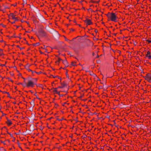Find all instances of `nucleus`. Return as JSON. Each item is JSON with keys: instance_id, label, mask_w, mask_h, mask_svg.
Returning a JSON list of instances; mask_svg holds the SVG:
<instances>
[{"instance_id": "obj_1", "label": "nucleus", "mask_w": 151, "mask_h": 151, "mask_svg": "<svg viewBox=\"0 0 151 151\" xmlns=\"http://www.w3.org/2000/svg\"><path fill=\"white\" fill-rule=\"evenodd\" d=\"M38 32L40 34V36L46 37L47 36V33L42 28H40L39 29Z\"/></svg>"}, {"instance_id": "obj_2", "label": "nucleus", "mask_w": 151, "mask_h": 151, "mask_svg": "<svg viewBox=\"0 0 151 151\" xmlns=\"http://www.w3.org/2000/svg\"><path fill=\"white\" fill-rule=\"evenodd\" d=\"M110 19L113 21L116 22V19L117 18V17L116 16L115 13L111 12L110 14Z\"/></svg>"}, {"instance_id": "obj_3", "label": "nucleus", "mask_w": 151, "mask_h": 151, "mask_svg": "<svg viewBox=\"0 0 151 151\" xmlns=\"http://www.w3.org/2000/svg\"><path fill=\"white\" fill-rule=\"evenodd\" d=\"M34 84V83L33 81L29 79L28 80V83L27 84L26 83V86L27 87H33Z\"/></svg>"}, {"instance_id": "obj_4", "label": "nucleus", "mask_w": 151, "mask_h": 151, "mask_svg": "<svg viewBox=\"0 0 151 151\" xmlns=\"http://www.w3.org/2000/svg\"><path fill=\"white\" fill-rule=\"evenodd\" d=\"M63 63L64 64L65 66H68V63L66 60H62Z\"/></svg>"}, {"instance_id": "obj_5", "label": "nucleus", "mask_w": 151, "mask_h": 151, "mask_svg": "<svg viewBox=\"0 0 151 151\" xmlns=\"http://www.w3.org/2000/svg\"><path fill=\"white\" fill-rule=\"evenodd\" d=\"M87 22L86 23V25H89L92 24V22L91 21V19H88L87 18Z\"/></svg>"}, {"instance_id": "obj_6", "label": "nucleus", "mask_w": 151, "mask_h": 151, "mask_svg": "<svg viewBox=\"0 0 151 151\" xmlns=\"http://www.w3.org/2000/svg\"><path fill=\"white\" fill-rule=\"evenodd\" d=\"M30 103L31 104L32 106V107H29V108H31L32 110H33V107H34V106H35L34 100H32V101L31 102H30Z\"/></svg>"}, {"instance_id": "obj_7", "label": "nucleus", "mask_w": 151, "mask_h": 151, "mask_svg": "<svg viewBox=\"0 0 151 151\" xmlns=\"http://www.w3.org/2000/svg\"><path fill=\"white\" fill-rule=\"evenodd\" d=\"M6 123H7L9 125V126L11 125L12 124V122L9 119H8V121L6 122Z\"/></svg>"}, {"instance_id": "obj_8", "label": "nucleus", "mask_w": 151, "mask_h": 151, "mask_svg": "<svg viewBox=\"0 0 151 151\" xmlns=\"http://www.w3.org/2000/svg\"><path fill=\"white\" fill-rule=\"evenodd\" d=\"M148 79H151V73H148L146 75Z\"/></svg>"}, {"instance_id": "obj_9", "label": "nucleus", "mask_w": 151, "mask_h": 151, "mask_svg": "<svg viewBox=\"0 0 151 151\" xmlns=\"http://www.w3.org/2000/svg\"><path fill=\"white\" fill-rule=\"evenodd\" d=\"M61 84L62 85V86H59L58 88H63L67 86V84L66 83H61Z\"/></svg>"}, {"instance_id": "obj_10", "label": "nucleus", "mask_w": 151, "mask_h": 151, "mask_svg": "<svg viewBox=\"0 0 151 151\" xmlns=\"http://www.w3.org/2000/svg\"><path fill=\"white\" fill-rule=\"evenodd\" d=\"M10 15L12 17V19H14V18H15V15L13 13H10Z\"/></svg>"}, {"instance_id": "obj_11", "label": "nucleus", "mask_w": 151, "mask_h": 151, "mask_svg": "<svg viewBox=\"0 0 151 151\" xmlns=\"http://www.w3.org/2000/svg\"><path fill=\"white\" fill-rule=\"evenodd\" d=\"M37 17L40 18H44L40 14L38 13L37 14Z\"/></svg>"}, {"instance_id": "obj_12", "label": "nucleus", "mask_w": 151, "mask_h": 151, "mask_svg": "<svg viewBox=\"0 0 151 151\" xmlns=\"http://www.w3.org/2000/svg\"><path fill=\"white\" fill-rule=\"evenodd\" d=\"M30 66V65H29L28 67H25L26 68L28 71L29 72L32 71V70L29 68V67Z\"/></svg>"}, {"instance_id": "obj_13", "label": "nucleus", "mask_w": 151, "mask_h": 151, "mask_svg": "<svg viewBox=\"0 0 151 151\" xmlns=\"http://www.w3.org/2000/svg\"><path fill=\"white\" fill-rule=\"evenodd\" d=\"M51 76H52L54 78H55V77H56V78H57L58 77V78L59 79H60L61 80V78L60 77H59V76H53L52 75H51Z\"/></svg>"}, {"instance_id": "obj_14", "label": "nucleus", "mask_w": 151, "mask_h": 151, "mask_svg": "<svg viewBox=\"0 0 151 151\" xmlns=\"http://www.w3.org/2000/svg\"><path fill=\"white\" fill-rule=\"evenodd\" d=\"M90 75H92L94 77H97V76L96 75V74L93 73H90Z\"/></svg>"}, {"instance_id": "obj_15", "label": "nucleus", "mask_w": 151, "mask_h": 151, "mask_svg": "<svg viewBox=\"0 0 151 151\" xmlns=\"http://www.w3.org/2000/svg\"><path fill=\"white\" fill-rule=\"evenodd\" d=\"M58 88H53L52 89H55V90H53V92H55L56 93V92H57V90L58 89Z\"/></svg>"}, {"instance_id": "obj_16", "label": "nucleus", "mask_w": 151, "mask_h": 151, "mask_svg": "<svg viewBox=\"0 0 151 151\" xmlns=\"http://www.w3.org/2000/svg\"><path fill=\"white\" fill-rule=\"evenodd\" d=\"M110 14L111 13L110 12H109L108 14L106 15L108 18H109L110 16Z\"/></svg>"}, {"instance_id": "obj_17", "label": "nucleus", "mask_w": 151, "mask_h": 151, "mask_svg": "<svg viewBox=\"0 0 151 151\" xmlns=\"http://www.w3.org/2000/svg\"><path fill=\"white\" fill-rule=\"evenodd\" d=\"M17 84L18 85H19V84H21L24 87L26 86V85H24V84H23L22 83H17Z\"/></svg>"}, {"instance_id": "obj_18", "label": "nucleus", "mask_w": 151, "mask_h": 151, "mask_svg": "<svg viewBox=\"0 0 151 151\" xmlns=\"http://www.w3.org/2000/svg\"><path fill=\"white\" fill-rule=\"evenodd\" d=\"M22 78L24 79L23 80H24V82L25 83V84L24 85H26V82L25 81L26 78H24L23 77H22Z\"/></svg>"}, {"instance_id": "obj_19", "label": "nucleus", "mask_w": 151, "mask_h": 151, "mask_svg": "<svg viewBox=\"0 0 151 151\" xmlns=\"http://www.w3.org/2000/svg\"><path fill=\"white\" fill-rule=\"evenodd\" d=\"M40 44V43L39 42H37V43H35V44H33V45L34 46H35L36 45H39Z\"/></svg>"}, {"instance_id": "obj_20", "label": "nucleus", "mask_w": 151, "mask_h": 151, "mask_svg": "<svg viewBox=\"0 0 151 151\" xmlns=\"http://www.w3.org/2000/svg\"><path fill=\"white\" fill-rule=\"evenodd\" d=\"M34 125L33 124H32L31 125V127H32V130H33L34 129Z\"/></svg>"}, {"instance_id": "obj_21", "label": "nucleus", "mask_w": 151, "mask_h": 151, "mask_svg": "<svg viewBox=\"0 0 151 151\" xmlns=\"http://www.w3.org/2000/svg\"><path fill=\"white\" fill-rule=\"evenodd\" d=\"M7 94L8 95V97H9L10 98H12V97L10 96L9 92H8V93H7Z\"/></svg>"}, {"instance_id": "obj_22", "label": "nucleus", "mask_w": 151, "mask_h": 151, "mask_svg": "<svg viewBox=\"0 0 151 151\" xmlns=\"http://www.w3.org/2000/svg\"><path fill=\"white\" fill-rule=\"evenodd\" d=\"M30 131L29 130H27L26 132H26L27 133L29 134L30 133L29 132H30Z\"/></svg>"}, {"instance_id": "obj_23", "label": "nucleus", "mask_w": 151, "mask_h": 151, "mask_svg": "<svg viewBox=\"0 0 151 151\" xmlns=\"http://www.w3.org/2000/svg\"><path fill=\"white\" fill-rule=\"evenodd\" d=\"M143 77L145 78V79L146 80H148V79L147 77L146 76H143Z\"/></svg>"}, {"instance_id": "obj_24", "label": "nucleus", "mask_w": 151, "mask_h": 151, "mask_svg": "<svg viewBox=\"0 0 151 151\" xmlns=\"http://www.w3.org/2000/svg\"><path fill=\"white\" fill-rule=\"evenodd\" d=\"M7 78L9 79L11 82H13V81L10 78L8 77Z\"/></svg>"}, {"instance_id": "obj_25", "label": "nucleus", "mask_w": 151, "mask_h": 151, "mask_svg": "<svg viewBox=\"0 0 151 151\" xmlns=\"http://www.w3.org/2000/svg\"><path fill=\"white\" fill-rule=\"evenodd\" d=\"M61 60H63L60 58H58V61H59V62Z\"/></svg>"}, {"instance_id": "obj_26", "label": "nucleus", "mask_w": 151, "mask_h": 151, "mask_svg": "<svg viewBox=\"0 0 151 151\" xmlns=\"http://www.w3.org/2000/svg\"><path fill=\"white\" fill-rule=\"evenodd\" d=\"M0 25H2V26L3 27H6V25H4L3 24H0Z\"/></svg>"}, {"instance_id": "obj_27", "label": "nucleus", "mask_w": 151, "mask_h": 151, "mask_svg": "<svg viewBox=\"0 0 151 151\" xmlns=\"http://www.w3.org/2000/svg\"><path fill=\"white\" fill-rule=\"evenodd\" d=\"M150 54H151V52H150V51H147V55H150Z\"/></svg>"}, {"instance_id": "obj_28", "label": "nucleus", "mask_w": 151, "mask_h": 151, "mask_svg": "<svg viewBox=\"0 0 151 151\" xmlns=\"http://www.w3.org/2000/svg\"><path fill=\"white\" fill-rule=\"evenodd\" d=\"M14 19H15V21H18L19 20V19H18V17H15V18H14Z\"/></svg>"}, {"instance_id": "obj_29", "label": "nucleus", "mask_w": 151, "mask_h": 151, "mask_svg": "<svg viewBox=\"0 0 151 151\" xmlns=\"http://www.w3.org/2000/svg\"><path fill=\"white\" fill-rule=\"evenodd\" d=\"M65 37V40L66 41H69V40L67 39L65 36H64Z\"/></svg>"}, {"instance_id": "obj_30", "label": "nucleus", "mask_w": 151, "mask_h": 151, "mask_svg": "<svg viewBox=\"0 0 151 151\" xmlns=\"http://www.w3.org/2000/svg\"><path fill=\"white\" fill-rule=\"evenodd\" d=\"M10 75L12 76H13L14 75V74L12 72H10Z\"/></svg>"}, {"instance_id": "obj_31", "label": "nucleus", "mask_w": 151, "mask_h": 151, "mask_svg": "<svg viewBox=\"0 0 151 151\" xmlns=\"http://www.w3.org/2000/svg\"><path fill=\"white\" fill-rule=\"evenodd\" d=\"M17 142H18L17 143H18V145H19V147L20 148H21V147H20V145H20V143H19V141L18 140H17Z\"/></svg>"}, {"instance_id": "obj_32", "label": "nucleus", "mask_w": 151, "mask_h": 151, "mask_svg": "<svg viewBox=\"0 0 151 151\" xmlns=\"http://www.w3.org/2000/svg\"><path fill=\"white\" fill-rule=\"evenodd\" d=\"M71 65H72L73 66H74L76 65L74 64L73 62H71Z\"/></svg>"}, {"instance_id": "obj_33", "label": "nucleus", "mask_w": 151, "mask_h": 151, "mask_svg": "<svg viewBox=\"0 0 151 151\" xmlns=\"http://www.w3.org/2000/svg\"><path fill=\"white\" fill-rule=\"evenodd\" d=\"M146 40L149 43H150L151 42V40Z\"/></svg>"}, {"instance_id": "obj_34", "label": "nucleus", "mask_w": 151, "mask_h": 151, "mask_svg": "<svg viewBox=\"0 0 151 151\" xmlns=\"http://www.w3.org/2000/svg\"><path fill=\"white\" fill-rule=\"evenodd\" d=\"M32 117H35V114H33V113L32 114Z\"/></svg>"}, {"instance_id": "obj_35", "label": "nucleus", "mask_w": 151, "mask_h": 151, "mask_svg": "<svg viewBox=\"0 0 151 151\" xmlns=\"http://www.w3.org/2000/svg\"><path fill=\"white\" fill-rule=\"evenodd\" d=\"M66 75L67 77H69V76H68V74L67 72L66 73Z\"/></svg>"}, {"instance_id": "obj_36", "label": "nucleus", "mask_w": 151, "mask_h": 151, "mask_svg": "<svg viewBox=\"0 0 151 151\" xmlns=\"http://www.w3.org/2000/svg\"><path fill=\"white\" fill-rule=\"evenodd\" d=\"M29 65H30H30H29V64H28V63H27V65H26V66H25V67H28V66Z\"/></svg>"}, {"instance_id": "obj_37", "label": "nucleus", "mask_w": 151, "mask_h": 151, "mask_svg": "<svg viewBox=\"0 0 151 151\" xmlns=\"http://www.w3.org/2000/svg\"><path fill=\"white\" fill-rule=\"evenodd\" d=\"M23 1L24 2V4H26L27 2H26V0H23Z\"/></svg>"}, {"instance_id": "obj_38", "label": "nucleus", "mask_w": 151, "mask_h": 151, "mask_svg": "<svg viewBox=\"0 0 151 151\" xmlns=\"http://www.w3.org/2000/svg\"><path fill=\"white\" fill-rule=\"evenodd\" d=\"M4 6V7L5 9L9 8L7 6Z\"/></svg>"}, {"instance_id": "obj_39", "label": "nucleus", "mask_w": 151, "mask_h": 151, "mask_svg": "<svg viewBox=\"0 0 151 151\" xmlns=\"http://www.w3.org/2000/svg\"><path fill=\"white\" fill-rule=\"evenodd\" d=\"M0 10L1 11H2L3 12H5V10H3V9H0Z\"/></svg>"}, {"instance_id": "obj_40", "label": "nucleus", "mask_w": 151, "mask_h": 151, "mask_svg": "<svg viewBox=\"0 0 151 151\" xmlns=\"http://www.w3.org/2000/svg\"><path fill=\"white\" fill-rule=\"evenodd\" d=\"M41 73V71L39 72H36V73L38 74H39L40 73Z\"/></svg>"}, {"instance_id": "obj_41", "label": "nucleus", "mask_w": 151, "mask_h": 151, "mask_svg": "<svg viewBox=\"0 0 151 151\" xmlns=\"http://www.w3.org/2000/svg\"><path fill=\"white\" fill-rule=\"evenodd\" d=\"M9 135H10L11 137H13V136H12V134H11V133H9Z\"/></svg>"}, {"instance_id": "obj_42", "label": "nucleus", "mask_w": 151, "mask_h": 151, "mask_svg": "<svg viewBox=\"0 0 151 151\" xmlns=\"http://www.w3.org/2000/svg\"><path fill=\"white\" fill-rule=\"evenodd\" d=\"M5 64H0V66H5Z\"/></svg>"}, {"instance_id": "obj_43", "label": "nucleus", "mask_w": 151, "mask_h": 151, "mask_svg": "<svg viewBox=\"0 0 151 151\" xmlns=\"http://www.w3.org/2000/svg\"><path fill=\"white\" fill-rule=\"evenodd\" d=\"M1 143H3L4 144H5V143H4V142L2 141H1Z\"/></svg>"}, {"instance_id": "obj_44", "label": "nucleus", "mask_w": 151, "mask_h": 151, "mask_svg": "<svg viewBox=\"0 0 151 151\" xmlns=\"http://www.w3.org/2000/svg\"><path fill=\"white\" fill-rule=\"evenodd\" d=\"M15 34H14V35H13L12 36V37H17L16 36H15Z\"/></svg>"}, {"instance_id": "obj_45", "label": "nucleus", "mask_w": 151, "mask_h": 151, "mask_svg": "<svg viewBox=\"0 0 151 151\" xmlns=\"http://www.w3.org/2000/svg\"><path fill=\"white\" fill-rule=\"evenodd\" d=\"M149 59H150L151 58V55H150L148 57Z\"/></svg>"}, {"instance_id": "obj_46", "label": "nucleus", "mask_w": 151, "mask_h": 151, "mask_svg": "<svg viewBox=\"0 0 151 151\" xmlns=\"http://www.w3.org/2000/svg\"><path fill=\"white\" fill-rule=\"evenodd\" d=\"M17 3H16L15 4H13L12 5L14 6H16L17 5Z\"/></svg>"}, {"instance_id": "obj_47", "label": "nucleus", "mask_w": 151, "mask_h": 151, "mask_svg": "<svg viewBox=\"0 0 151 151\" xmlns=\"http://www.w3.org/2000/svg\"><path fill=\"white\" fill-rule=\"evenodd\" d=\"M2 92L3 93H8V92H7L5 91H3Z\"/></svg>"}, {"instance_id": "obj_48", "label": "nucleus", "mask_w": 151, "mask_h": 151, "mask_svg": "<svg viewBox=\"0 0 151 151\" xmlns=\"http://www.w3.org/2000/svg\"><path fill=\"white\" fill-rule=\"evenodd\" d=\"M97 114L96 113V112H95L94 113H92V114H91V115H93V114Z\"/></svg>"}, {"instance_id": "obj_49", "label": "nucleus", "mask_w": 151, "mask_h": 151, "mask_svg": "<svg viewBox=\"0 0 151 151\" xmlns=\"http://www.w3.org/2000/svg\"><path fill=\"white\" fill-rule=\"evenodd\" d=\"M32 72V73H36V72L35 71H33L32 70V71H31Z\"/></svg>"}, {"instance_id": "obj_50", "label": "nucleus", "mask_w": 151, "mask_h": 151, "mask_svg": "<svg viewBox=\"0 0 151 151\" xmlns=\"http://www.w3.org/2000/svg\"><path fill=\"white\" fill-rule=\"evenodd\" d=\"M95 32H98V30L96 29H95Z\"/></svg>"}, {"instance_id": "obj_51", "label": "nucleus", "mask_w": 151, "mask_h": 151, "mask_svg": "<svg viewBox=\"0 0 151 151\" xmlns=\"http://www.w3.org/2000/svg\"><path fill=\"white\" fill-rule=\"evenodd\" d=\"M24 48V47H20V49L21 50H22Z\"/></svg>"}, {"instance_id": "obj_52", "label": "nucleus", "mask_w": 151, "mask_h": 151, "mask_svg": "<svg viewBox=\"0 0 151 151\" xmlns=\"http://www.w3.org/2000/svg\"><path fill=\"white\" fill-rule=\"evenodd\" d=\"M83 21H84V22L87 23V18H86V20H84Z\"/></svg>"}, {"instance_id": "obj_53", "label": "nucleus", "mask_w": 151, "mask_h": 151, "mask_svg": "<svg viewBox=\"0 0 151 151\" xmlns=\"http://www.w3.org/2000/svg\"><path fill=\"white\" fill-rule=\"evenodd\" d=\"M28 78H29V79H30V80L34 79L33 78H31V77H29Z\"/></svg>"}, {"instance_id": "obj_54", "label": "nucleus", "mask_w": 151, "mask_h": 151, "mask_svg": "<svg viewBox=\"0 0 151 151\" xmlns=\"http://www.w3.org/2000/svg\"><path fill=\"white\" fill-rule=\"evenodd\" d=\"M102 88V87L101 86H100L99 87V89H101V88Z\"/></svg>"}, {"instance_id": "obj_55", "label": "nucleus", "mask_w": 151, "mask_h": 151, "mask_svg": "<svg viewBox=\"0 0 151 151\" xmlns=\"http://www.w3.org/2000/svg\"><path fill=\"white\" fill-rule=\"evenodd\" d=\"M37 96V99H39V100H40V99L37 96Z\"/></svg>"}, {"instance_id": "obj_56", "label": "nucleus", "mask_w": 151, "mask_h": 151, "mask_svg": "<svg viewBox=\"0 0 151 151\" xmlns=\"http://www.w3.org/2000/svg\"><path fill=\"white\" fill-rule=\"evenodd\" d=\"M37 36L38 37V38L39 39H40V36H39L38 35V34H37Z\"/></svg>"}, {"instance_id": "obj_57", "label": "nucleus", "mask_w": 151, "mask_h": 151, "mask_svg": "<svg viewBox=\"0 0 151 151\" xmlns=\"http://www.w3.org/2000/svg\"><path fill=\"white\" fill-rule=\"evenodd\" d=\"M56 93L58 94L59 95L60 94V92H58L57 91V92H56Z\"/></svg>"}, {"instance_id": "obj_58", "label": "nucleus", "mask_w": 151, "mask_h": 151, "mask_svg": "<svg viewBox=\"0 0 151 151\" xmlns=\"http://www.w3.org/2000/svg\"><path fill=\"white\" fill-rule=\"evenodd\" d=\"M76 38H77V37H75V38H73L72 39V40L71 41H73V40H74L75 39H76Z\"/></svg>"}, {"instance_id": "obj_59", "label": "nucleus", "mask_w": 151, "mask_h": 151, "mask_svg": "<svg viewBox=\"0 0 151 151\" xmlns=\"http://www.w3.org/2000/svg\"><path fill=\"white\" fill-rule=\"evenodd\" d=\"M13 137V138H14V139H13V140H12V141H13V142H14V140H15V137Z\"/></svg>"}, {"instance_id": "obj_60", "label": "nucleus", "mask_w": 151, "mask_h": 151, "mask_svg": "<svg viewBox=\"0 0 151 151\" xmlns=\"http://www.w3.org/2000/svg\"><path fill=\"white\" fill-rule=\"evenodd\" d=\"M150 80L151 79H148V81L149 82H150Z\"/></svg>"}, {"instance_id": "obj_61", "label": "nucleus", "mask_w": 151, "mask_h": 151, "mask_svg": "<svg viewBox=\"0 0 151 151\" xmlns=\"http://www.w3.org/2000/svg\"><path fill=\"white\" fill-rule=\"evenodd\" d=\"M15 23V21H14V22H11V23H12V24H13V23Z\"/></svg>"}, {"instance_id": "obj_62", "label": "nucleus", "mask_w": 151, "mask_h": 151, "mask_svg": "<svg viewBox=\"0 0 151 151\" xmlns=\"http://www.w3.org/2000/svg\"><path fill=\"white\" fill-rule=\"evenodd\" d=\"M148 56H148V55H147V54L146 55V57H148Z\"/></svg>"}, {"instance_id": "obj_63", "label": "nucleus", "mask_w": 151, "mask_h": 151, "mask_svg": "<svg viewBox=\"0 0 151 151\" xmlns=\"http://www.w3.org/2000/svg\"><path fill=\"white\" fill-rule=\"evenodd\" d=\"M106 117H107V118H109L110 117V116H107Z\"/></svg>"}, {"instance_id": "obj_64", "label": "nucleus", "mask_w": 151, "mask_h": 151, "mask_svg": "<svg viewBox=\"0 0 151 151\" xmlns=\"http://www.w3.org/2000/svg\"><path fill=\"white\" fill-rule=\"evenodd\" d=\"M40 53L41 54H43V52H42L41 51H40Z\"/></svg>"}]
</instances>
